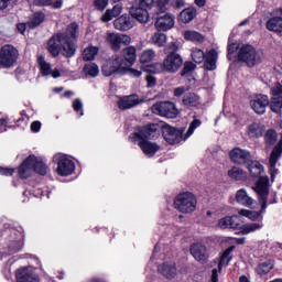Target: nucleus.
<instances>
[{"label": "nucleus", "mask_w": 282, "mask_h": 282, "mask_svg": "<svg viewBox=\"0 0 282 282\" xmlns=\"http://www.w3.org/2000/svg\"><path fill=\"white\" fill-rule=\"evenodd\" d=\"M78 23L72 22L68 24L66 32H58L50 37L47 41V51L53 58H58L61 54L64 58L76 56L78 46L74 41H78Z\"/></svg>", "instance_id": "nucleus-1"}, {"label": "nucleus", "mask_w": 282, "mask_h": 282, "mask_svg": "<svg viewBox=\"0 0 282 282\" xmlns=\"http://www.w3.org/2000/svg\"><path fill=\"white\" fill-rule=\"evenodd\" d=\"M135 58H138L135 46H128L122 50L120 55H116L102 65V75L109 77L113 76V74H127L129 72L133 78H140L142 70L131 68L135 64Z\"/></svg>", "instance_id": "nucleus-2"}, {"label": "nucleus", "mask_w": 282, "mask_h": 282, "mask_svg": "<svg viewBox=\"0 0 282 282\" xmlns=\"http://www.w3.org/2000/svg\"><path fill=\"white\" fill-rule=\"evenodd\" d=\"M160 138V124L147 123L144 126H137L134 132L130 133L129 140L133 144L138 143L144 155L154 158L155 153L160 151L161 147L153 142Z\"/></svg>", "instance_id": "nucleus-3"}, {"label": "nucleus", "mask_w": 282, "mask_h": 282, "mask_svg": "<svg viewBox=\"0 0 282 282\" xmlns=\"http://www.w3.org/2000/svg\"><path fill=\"white\" fill-rule=\"evenodd\" d=\"M256 193L258 195V202L261 205L259 212L250 210V209H240L238 212L241 217H247L251 221H257L259 217L261 221H263V213L268 208V196L270 195V178L268 176H261L259 181L256 183Z\"/></svg>", "instance_id": "nucleus-4"}, {"label": "nucleus", "mask_w": 282, "mask_h": 282, "mask_svg": "<svg viewBox=\"0 0 282 282\" xmlns=\"http://www.w3.org/2000/svg\"><path fill=\"white\" fill-rule=\"evenodd\" d=\"M218 228L221 230H239L237 235H250L251 232H257L263 228V224L259 223H247L241 225V218L237 215L225 216L218 220Z\"/></svg>", "instance_id": "nucleus-5"}, {"label": "nucleus", "mask_w": 282, "mask_h": 282, "mask_svg": "<svg viewBox=\"0 0 282 282\" xmlns=\"http://www.w3.org/2000/svg\"><path fill=\"white\" fill-rule=\"evenodd\" d=\"M177 52H180V45L177 42H172L165 48L166 56L163 59V63L158 64L163 72H166L167 74H177V72L182 69V66L184 65V58Z\"/></svg>", "instance_id": "nucleus-6"}, {"label": "nucleus", "mask_w": 282, "mask_h": 282, "mask_svg": "<svg viewBox=\"0 0 282 282\" xmlns=\"http://www.w3.org/2000/svg\"><path fill=\"white\" fill-rule=\"evenodd\" d=\"M174 208L183 215H189L197 210V196L193 192H183L175 196Z\"/></svg>", "instance_id": "nucleus-7"}, {"label": "nucleus", "mask_w": 282, "mask_h": 282, "mask_svg": "<svg viewBox=\"0 0 282 282\" xmlns=\"http://www.w3.org/2000/svg\"><path fill=\"white\" fill-rule=\"evenodd\" d=\"M155 0H134L129 9V14L139 23H149V10H153Z\"/></svg>", "instance_id": "nucleus-8"}, {"label": "nucleus", "mask_w": 282, "mask_h": 282, "mask_svg": "<svg viewBox=\"0 0 282 282\" xmlns=\"http://www.w3.org/2000/svg\"><path fill=\"white\" fill-rule=\"evenodd\" d=\"M188 89L186 86H180L174 89L173 96L175 98H182L183 96L182 102L187 109H199L202 107V97L197 93H186Z\"/></svg>", "instance_id": "nucleus-9"}, {"label": "nucleus", "mask_w": 282, "mask_h": 282, "mask_svg": "<svg viewBox=\"0 0 282 282\" xmlns=\"http://www.w3.org/2000/svg\"><path fill=\"white\" fill-rule=\"evenodd\" d=\"M19 61V50L12 44H4L0 47V68L10 69Z\"/></svg>", "instance_id": "nucleus-10"}, {"label": "nucleus", "mask_w": 282, "mask_h": 282, "mask_svg": "<svg viewBox=\"0 0 282 282\" xmlns=\"http://www.w3.org/2000/svg\"><path fill=\"white\" fill-rule=\"evenodd\" d=\"M238 61L246 63L248 67H254L261 63V54L257 52V48L250 44H245L238 52Z\"/></svg>", "instance_id": "nucleus-11"}, {"label": "nucleus", "mask_w": 282, "mask_h": 282, "mask_svg": "<svg viewBox=\"0 0 282 282\" xmlns=\"http://www.w3.org/2000/svg\"><path fill=\"white\" fill-rule=\"evenodd\" d=\"M152 113L161 116L162 118L174 119L180 115V110L173 101H159L152 106Z\"/></svg>", "instance_id": "nucleus-12"}, {"label": "nucleus", "mask_w": 282, "mask_h": 282, "mask_svg": "<svg viewBox=\"0 0 282 282\" xmlns=\"http://www.w3.org/2000/svg\"><path fill=\"white\" fill-rule=\"evenodd\" d=\"M155 19V28L159 32H169L175 25V15L166 13V11H160L156 9V12L153 15Z\"/></svg>", "instance_id": "nucleus-13"}, {"label": "nucleus", "mask_w": 282, "mask_h": 282, "mask_svg": "<svg viewBox=\"0 0 282 282\" xmlns=\"http://www.w3.org/2000/svg\"><path fill=\"white\" fill-rule=\"evenodd\" d=\"M162 137L167 144H180L182 140H184V128H175L171 124H164L161 129Z\"/></svg>", "instance_id": "nucleus-14"}, {"label": "nucleus", "mask_w": 282, "mask_h": 282, "mask_svg": "<svg viewBox=\"0 0 282 282\" xmlns=\"http://www.w3.org/2000/svg\"><path fill=\"white\" fill-rule=\"evenodd\" d=\"M229 160L238 166H248L252 160V154L246 149L236 147L229 152Z\"/></svg>", "instance_id": "nucleus-15"}, {"label": "nucleus", "mask_w": 282, "mask_h": 282, "mask_svg": "<svg viewBox=\"0 0 282 282\" xmlns=\"http://www.w3.org/2000/svg\"><path fill=\"white\" fill-rule=\"evenodd\" d=\"M56 164L57 167L55 172L59 177H69V175H73L74 171H76V163L70 159H67V156H58L56 159Z\"/></svg>", "instance_id": "nucleus-16"}, {"label": "nucleus", "mask_w": 282, "mask_h": 282, "mask_svg": "<svg viewBox=\"0 0 282 282\" xmlns=\"http://www.w3.org/2000/svg\"><path fill=\"white\" fill-rule=\"evenodd\" d=\"M106 41L112 52H120L122 45H129L131 43V36L120 33H109Z\"/></svg>", "instance_id": "nucleus-17"}, {"label": "nucleus", "mask_w": 282, "mask_h": 282, "mask_svg": "<svg viewBox=\"0 0 282 282\" xmlns=\"http://www.w3.org/2000/svg\"><path fill=\"white\" fill-rule=\"evenodd\" d=\"M189 252L195 261L198 263H208L209 254L208 249L202 242H194L189 247Z\"/></svg>", "instance_id": "nucleus-18"}, {"label": "nucleus", "mask_w": 282, "mask_h": 282, "mask_svg": "<svg viewBox=\"0 0 282 282\" xmlns=\"http://www.w3.org/2000/svg\"><path fill=\"white\" fill-rule=\"evenodd\" d=\"M250 106L254 113L263 116V113H265V109L270 107V99L268 98V95L260 94L250 101Z\"/></svg>", "instance_id": "nucleus-19"}, {"label": "nucleus", "mask_w": 282, "mask_h": 282, "mask_svg": "<svg viewBox=\"0 0 282 282\" xmlns=\"http://www.w3.org/2000/svg\"><path fill=\"white\" fill-rule=\"evenodd\" d=\"M217 58H219V53L217 50L212 48L205 53L204 69L206 72H215L217 69Z\"/></svg>", "instance_id": "nucleus-20"}, {"label": "nucleus", "mask_w": 282, "mask_h": 282, "mask_svg": "<svg viewBox=\"0 0 282 282\" xmlns=\"http://www.w3.org/2000/svg\"><path fill=\"white\" fill-rule=\"evenodd\" d=\"M281 155H282V152L272 150L269 156V175L271 177V182H274V180L279 175V169H276V164L279 160H281Z\"/></svg>", "instance_id": "nucleus-21"}, {"label": "nucleus", "mask_w": 282, "mask_h": 282, "mask_svg": "<svg viewBox=\"0 0 282 282\" xmlns=\"http://www.w3.org/2000/svg\"><path fill=\"white\" fill-rule=\"evenodd\" d=\"M29 158L31 159V164L33 167L34 173H37V175H47V170L50 169L47 166V163L43 161V158L36 156V154H30Z\"/></svg>", "instance_id": "nucleus-22"}, {"label": "nucleus", "mask_w": 282, "mask_h": 282, "mask_svg": "<svg viewBox=\"0 0 282 282\" xmlns=\"http://www.w3.org/2000/svg\"><path fill=\"white\" fill-rule=\"evenodd\" d=\"M115 30H119V32H128L133 28V21H131V15L124 13L121 17L117 18L113 21Z\"/></svg>", "instance_id": "nucleus-23"}, {"label": "nucleus", "mask_w": 282, "mask_h": 282, "mask_svg": "<svg viewBox=\"0 0 282 282\" xmlns=\"http://www.w3.org/2000/svg\"><path fill=\"white\" fill-rule=\"evenodd\" d=\"M158 272L165 279H175L177 275V265L175 262H163L158 267Z\"/></svg>", "instance_id": "nucleus-24"}, {"label": "nucleus", "mask_w": 282, "mask_h": 282, "mask_svg": "<svg viewBox=\"0 0 282 282\" xmlns=\"http://www.w3.org/2000/svg\"><path fill=\"white\" fill-rule=\"evenodd\" d=\"M264 131L265 126L261 122H252L247 127V135H249L250 140H259V138H263Z\"/></svg>", "instance_id": "nucleus-25"}, {"label": "nucleus", "mask_w": 282, "mask_h": 282, "mask_svg": "<svg viewBox=\"0 0 282 282\" xmlns=\"http://www.w3.org/2000/svg\"><path fill=\"white\" fill-rule=\"evenodd\" d=\"M32 156H28L21 164L18 166V175L20 180H28L32 176Z\"/></svg>", "instance_id": "nucleus-26"}, {"label": "nucleus", "mask_w": 282, "mask_h": 282, "mask_svg": "<svg viewBox=\"0 0 282 282\" xmlns=\"http://www.w3.org/2000/svg\"><path fill=\"white\" fill-rule=\"evenodd\" d=\"M45 19L46 15L43 11H36L29 17L26 25L30 30H36V28H40L43 25V23H45Z\"/></svg>", "instance_id": "nucleus-27"}, {"label": "nucleus", "mask_w": 282, "mask_h": 282, "mask_svg": "<svg viewBox=\"0 0 282 282\" xmlns=\"http://www.w3.org/2000/svg\"><path fill=\"white\" fill-rule=\"evenodd\" d=\"M194 19H197V8L195 7H187L178 14L180 23L187 24L191 23V21H194Z\"/></svg>", "instance_id": "nucleus-28"}, {"label": "nucleus", "mask_w": 282, "mask_h": 282, "mask_svg": "<svg viewBox=\"0 0 282 282\" xmlns=\"http://www.w3.org/2000/svg\"><path fill=\"white\" fill-rule=\"evenodd\" d=\"M137 105H140L138 95L124 96L118 101V107L119 109H122V111H126V109H132V107H135Z\"/></svg>", "instance_id": "nucleus-29"}, {"label": "nucleus", "mask_w": 282, "mask_h": 282, "mask_svg": "<svg viewBox=\"0 0 282 282\" xmlns=\"http://www.w3.org/2000/svg\"><path fill=\"white\" fill-rule=\"evenodd\" d=\"M265 28L269 32L282 34V17L275 15L270 18L265 23Z\"/></svg>", "instance_id": "nucleus-30"}, {"label": "nucleus", "mask_w": 282, "mask_h": 282, "mask_svg": "<svg viewBox=\"0 0 282 282\" xmlns=\"http://www.w3.org/2000/svg\"><path fill=\"white\" fill-rule=\"evenodd\" d=\"M122 14V4H115L112 9H107L101 17L104 23H109L112 19L120 17Z\"/></svg>", "instance_id": "nucleus-31"}, {"label": "nucleus", "mask_w": 282, "mask_h": 282, "mask_svg": "<svg viewBox=\"0 0 282 282\" xmlns=\"http://www.w3.org/2000/svg\"><path fill=\"white\" fill-rule=\"evenodd\" d=\"M227 175L228 177H230V180H234L235 182H243L248 178V174L237 166H232L230 170H228Z\"/></svg>", "instance_id": "nucleus-32"}, {"label": "nucleus", "mask_w": 282, "mask_h": 282, "mask_svg": "<svg viewBox=\"0 0 282 282\" xmlns=\"http://www.w3.org/2000/svg\"><path fill=\"white\" fill-rule=\"evenodd\" d=\"M236 202L241 206H252V204H254V199L248 196V192H246L243 188L236 193Z\"/></svg>", "instance_id": "nucleus-33"}, {"label": "nucleus", "mask_w": 282, "mask_h": 282, "mask_svg": "<svg viewBox=\"0 0 282 282\" xmlns=\"http://www.w3.org/2000/svg\"><path fill=\"white\" fill-rule=\"evenodd\" d=\"M247 169L251 177H259L263 173V165L259 161L251 159V162L247 164Z\"/></svg>", "instance_id": "nucleus-34"}, {"label": "nucleus", "mask_w": 282, "mask_h": 282, "mask_svg": "<svg viewBox=\"0 0 282 282\" xmlns=\"http://www.w3.org/2000/svg\"><path fill=\"white\" fill-rule=\"evenodd\" d=\"M235 252V246H230L228 247L220 256V260L218 262V270L219 272H221V268H224V265H228L230 263V261L232 260V258L230 257V253Z\"/></svg>", "instance_id": "nucleus-35"}, {"label": "nucleus", "mask_w": 282, "mask_h": 282, "mask_svg": "<svg viewBox=\"0 0 282 282\" xmlns=\"http://www.w3.org/2000/svg\"><path fill=\"white\" fill-rule=\"evenodd\" d=\"M15 278L19 282H34L36 278H34V273L25 270V269H18L15 272Z\"/></svg>", "instance_id": "nucleus-36"}, {"label": "nucleus", "mask_w": 282, "mask_h": 282, "mask_svg": "<svg viewBox=\"0 0 282 282\" xmlns=\"http://www.w3.org/2000/svg\"><path fill=\"white\" fill-rule=\"evenodd\" d=\"M197 69V65L191 61L183 62V68L180 72L181 78H191L193 72Z\"/></svg>", "instance_id": "nucleus-37"}, {"label": "nucleus", "mask_w": 282, "mask_h": 282, "mask_svg": "<svg viewBox=\"0 0 282 282\" xmlns=\"http://www.w3.org/2000/svg\"><path fill=\"white\" fill-rule=\"evenodd\" d=\"M37 65L42 76H50L52 74V64L47 63L43 55L37 57Z\"/></svg>", "instance_id": "nucleus-38"}, {"label": "nucleus", "mask_w": 282, "mask_h": 282, "mask_svg": "<svg viewBox=\"0 0 282 282\" xmlns=\"http://www.w3.org/2000/svg\"><path fill=\"white\" fill-rule=\"evenodd\" d=\"M185 41H192V43H204V35L197 31H185Z\"/></svg>", "instance_id": "nucleus-39"}, {"label": "nucleus", "mask_w": 282, "mask_h": 282, "mask_svg": "<svg viewBox=\"0 0 282 282\" xmlns=\"http://www.w3.org/2000/svg\"><path fill=\"white\" fill-rule=\"evenodd\" d=\"M100 48L98 46H88L83 52V61H94L96 56H98V52Z\"/></svg>", "instance_id": "nucleus-40"}, {"label": "nucleus", "mask_w": 282, "mask_h": 282, "mask_svg": "<svg viewBox=\"0 0 282 282\" xmlns=\"http://www.w3.org/2000/svg\"><path fill=\"white\" fill-rule=\"evenodd\" d=\"M83 72L84 74H86L87 76H90L91 78H96V76L100 74V69L98 68V64L96 63L85 64Z\"/></svg>", "instance_id": "nucleus-41"}, {"label": "nucleus", "mask_w": 282, "mask_h": 282, "mask_svg": "<svg viewBox=\"0 0 282 282\" xmlns=\"http://www.w3.org/2000/svg\"><path fill=\"white\" fill-rule=\"evenodd\" d=\"M273 268L274 264L272 263V260H268L257 267V273L260 274V276H263L265 274H270V271H272Z\"/></svg>", "instance_id": "nucleus-42"}, {"label": "nucleus", "mask_w": 282, "mask_h": 282, "mask_svg": "<svg viewBox=\"0 0 282 282\" xmlns=\"http://www.w3.org/2000/svg\"><path fill=\"white\" fill-rule=\"evenodd\" d=\"M23 250V241L21 240H12L8 245V254H17V252H21Z\"/></svg>", "instance_id": "nucleus-43"}, {"label": "nucleus", "mask_w": 282, "mask_h": 282, "mask_svg": "<svg viewBox=\"0 0 282 282\" xmlns=\"http://www.w3.org/2000/svg\"><path fill=\"white\" fill-rule=\"evenodd\" d=\"M271 111L273 113H281L282 109V96L272 97L271 102H269Z\"/></svg>", "instance_id": "nucleus-44"}, {"label": "nucleus", "mask_w": 282, "mask_h": 282, "mask_svg": "<svg viewBox=\"0 0 282 282\" xmlns=\"http://www.w3.org/2000/svg\"><path fill=\"white\" fill-rule=\"evenodd\" d=\"M276 138H279V135L274 129H269L264 133V142L265 144H269V147H272L276 143Z\"/></svg>", "instance_id": "nucleus-45"}, {"label": "nucleus", "mask_w": 282, "mask_h": 282, "mask_svg": "<svg viewBox=\"0 0 282 282\" xmlns=\"http://www.w3.org/2000/svg\"><path fill=\"white\" fill-rule=\"evenodd\" d=\"M191 56L194 63H197L198 65H200V63H204L206 58V53H204L202 48H193Z\"/></svg>", "instance_id": "nucleus-46"}, {"label": "nucleus", "mask_w": 282, "mask_h": 282, "mask_svg": "<svg viewBox=\"0 0 282 282\" xmlns=\"http://www.w3.org/2000/svg\"><path fill=\"white\" fill-rule=\"evenodd\" d=\"M152 43H154L156 47H164V45H166V34L155 33L152 36Z\"/></svg>", "instance_id": "nucleus-47"}, {"label": "nucleus", "mask_w": 282, "mask_h": 282, "mask_svg": "<svg viewBox=\"0 0 282 282\" xmlns=\"http://www.w3.org/2000/svg\"><path fill=\"white\" fill-rule=\"evenodd\" d=\"M153 58H155V51L153 50H145L143 51V53L140 56V63L142 64H147V63H151V61H153Z\"/></svg>", "instance_id": "nucleus-48"}, {"label": "nucleus", "mask_w": 282, "mask_h": 282, "mask_svg": "<svg viewBox=\"0 0 282 282\" xmlns=\"http://www.w3.org/2000/svg\"><path fill=\"white\" fill-rule=\"evenodd\" d=\"M198 127H202V120L194 119L189 123V127L187 129V132L185 133L184 140H188V138H191V135H193V133H195V129H197Z\"/></svg>", "instance_id": "nucleus-49"}, {"label": "nucleus", "mask_w": 282, "mask_h": 282, "mask_svg": "<svg viewBox=\"0 0 282 282\" xmlns=\"http://www.w3.org/2000/svg\"><path fill=\"white\" fill-rule=\"evenodd\" d=\"M20 116L21 117L15 120V127H28V120H30V118L25 115V110L20 112Z\"/></svg>", "instance_id": "nucleus-50"}, {"label": "nucleus", "mask_w": 282, "mask_h": 282, "mask_svg": "<svg viewBox=\"0 0 282 282\" xmlns=\"http://www.w3.org/2000/svg\"><path fill=\"white\" fill-rule=\"evenodd\" d=\"M94 6L96 10L102 11L105 8H107V6H109V0H95Z\"/></svg>", "instance_id": "nucleus-51"}, {"label": "nucleus", "mask_w": 282, "mask_h": 282, "mask_svg": "<svg viewBox=\"0 0 282 282\" xmlns=\"http://www.w3.org/2000/svg\"><path fill=\"white\" fill-rule=\"evenodd\" d=\"M0 175H4V177H12L14 175V169L0 166Z\"/></svg>", "instance_id": "nucleus-52"}, {"label": "nucleus", "mask_w": 282, "mask_h": 282, "mask_svg": "<svg viewBox=\"0 0 282 282\" xmlns=\"http://www.w3.org/2000/svg\"><path fill=\"white\" fill-rule=\"evenodd\" d=\"M170 0H156V9L159 12H166V6H169Z\"/></svg>", "instance_id": "nucleus-53"}, {"label": "nucleus", "mask_w": 282, "mask_h": 282, "mask_svg": "<svg viewBox=\"0 0 282 282\" xmlns=\"http://www.w3.org/2000/svg\"><path fill=\"white\" fill-rule=\"evenodd\" d=\"M73 109L74 111H76V113H78V111H80V116H83V101H80V99H75L73 101Z\"/></svg>", "instance_id": "nucleus-54"}, {"label": "nucleus", "mask_w": 282, "mask_h": 282, "mask_svg": "<svg viewBox=\"0 0 282 282\" xmlns=\"http://www.w3.org/2000/svg\"><path fill=\"white\" fill-rule=\"evenodd\" d=\"M237 52V44L236 43H230L227 46V58L230 61V56Z\"/></svg>", "instance_id": "nucleus-55"}, {"label": "nucleus", "mask_w": 282, "mask_h": 282, "mask_svg": "<svg viewBox=\"0 0 282 282\" xmlns=\"http://www.w3.org/2000/svg\"><path fill=\"white\" fill-rule=\"evenodd\" d=\"M145 80L148 83V87H155V84L158 83V79L153 75H147Z\"/></svg>", "instance_id": "nucleus-56"}, {"label": "nucleus", "mask_w": 282, "mask_h": 282, "mask_svg": "<svg viewBox=\"0 0 282 282\" xmlns=\"http://www.w3.org/2000/svg\"><path fill=\"white\" fill-rule=\"evenodd\" d=\"M41 127H42L41 121H33L31 123V131H32V133H39V131H41Z\"/></svg>", "instance_id": "nucleus-57"}, {"label": "nucleus", "mask_w": 282, "mask_h": 282, "mask_svg": "<svg viewBox=\"0 0 282 282\" xmlns=\"http://www.w3.org/2000/svg\"><path fill=\"white\" fill-rule=\"evenodd\" d=\"M209 282H219V270L213 269Z\"/></svg>", "instance_id": "nucleus-58"}, {"label": "nucleus", "mask_w": 282, "mask_h": 282, "mask_svg": "<svg viewBox=\"0 0 282 282\" xmlns=\"http://www.w3.org/2000/svg\"><path fill=\"white\" fill-rule=\"evenodd\" d=\"M17 30L20 34H25V31L28 30V23H18Z\"/></svg>", "instance_id": "nucleus-59"}, {"label": "nucleus", "mask_w": 282, "mask_h": 282, "mask_svg": "<svg viewBox=\"0 0 282 282\" xmlns=\"http://www.w3.org/2000/svg\"><path fill=\"white\" fill-rule=\"evenodd\" d=\"M184 6H185L184 0H174L173 9L181 10V8H184Z\"/></svg>", "instance_id": "nucleus-60"}, {"label": "nucleus", "mask_w": 282, "mask_h": 282, "mask_svg": "<svg viewBox=\"0 0 282 282\" xmlns=\"http://www.w3.org/2000/svg\"><path fill=\"white\" fill-rule=\"evenodd\" d=\"M51 8H53V10H61V8H63V0H55L52 2Z\"/></svg>", "instance_id": "nucleus-61"}, {"label": "nucleus", "mask_w": 282, "mask_h": 282, "mask_svg": "<svg viewBox=\"0 0 282 282\" xmlns=\"http://www.w3.org/2000/svg\"><path fill=\"white\" fill-rule=\"evenodd\" d=\"M52 78H61V70H58V68L55 69H51V74Z\"/></svg>", "instance_id": "nucleus-62"}, {"label": "nucleus", "mask_w": 282, "mask_h": 282, "mask_svg": "<svg viewBox=\"0 0 282 282\" xmlns=\"http://www.w3.org/2000/svg\"><path fill=\"white\" fill-rule=\"evenodd\" d=\"M53 0H39L37 6L47 7L52 6Z\"/></svg>", "instance_id": "nucleus-63"}, {"label": "nucleus", "mask_w": 282, "mask_h": 282, "mask_svg": "<svg viewBox=\"0 0 282 282\" xmlns=\"http://www.w3.org/2000/svg\"><path fill=\"white\" fill-rule=\"evenodd\" d=\"M11 0H0V10H6Z\"/></svg>", "instance_id": "nucleus-64"}]
</instances>
